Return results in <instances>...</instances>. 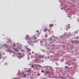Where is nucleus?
Listing matches in <instances>:
<instances>
[{"label": "nucleus", "instance_id": "nucleus-1", "mask_svg": "<svg viewBox=\"0 0 79 79\" xmlns=\"http://www.w3.org/2000/svg\"><path fill=\"white\" fill-rule=\"evenodd\" d=\"M26 39H27V40H30L31 39V38L28 35H27L26 36Z\"/></svg>", "mask_w": 79, "mask_h": 79}, {"label": "nucleus", "instance_id": "nucleus-2", "mask_svg": "<svg viewBox=\"0 0 79 79\" xmlns=\"http://www.w3.org/2000/svg\"><path fill=\"white\" fill-rule=\"evenodd\" d=\"M66 27H67V29H69V28H70L69 27V25H67L66 26Z\"/></svg>", "mask_w": 79, "mask_h": 79}, {"label": "nucleus", "instance_id": "nucleus-3", "mask_svg": "<svg viewBox=\"0 0 79 79\" xmlns=\"http://www.w3.org/2000/svg\"><path fill=\"white\" fill-rule=\"evenodd\" d=\"M44 32H47V31H48V29L47 28H45L44 29Z\"/></svg>", "mask_w": 79, "mask_h": 79}, {"label": "nucleus", "instance_id": "nucleus-4", "mask_svg": "<svg viewBox=\"0 0 79 79\" xmlns=\"http://www.w3.org/2000/svg\"><path fill=\"white\" fill-rule=\"evenodd\" d=\"M28 43L29 44H31V43H32V41H28Z\"/></svg>", "mask_w": 79, "mask_h": 79}, {"label": "nucleus", "instance_id": "nucleus-5", "mask_svg": "<svg viewBox=\"0 0 79 79\" xmlns=\"http://www.w3.org/2000/svg\"><path fill=\"white\" fill-rule=\"evenodd\" d=\"M27 49L28 50V52H30V51H31V49L27 48Z\"/></svg>", "mask_w": 79, "mask_h": 79}, {"label": "nucleus", "instance_id": "nucleus-6", "mask_svg": "<svg viewBox=\"0 0 79 79\" xmlns=\"http://www.w3.org/2000/svg\"><path fill=\"white\" fill-rule=\"evenodd\" d=\"M15 50L16 52H19V51H18V49H17V48H15Z\"/></svg>", "mask_w": 79, "mask_h": 79}, {"label": "nucleus", "instance_id": "nucleus-7", "mask_svg": "<svg viewBox=\"0 0 79 79\" xmlns=\"http://www.w3.org/2000/svg\"><path fill=\"white\" fill-rule=\"evenodd\" d=\"M34 39H37V37H34V38H33Z\"/></svg>", "mask_w": 79, "mask_h": 79}, {"label": "nucleus", "instance_id": "nucleus-8", "mask_svg": "<svg viewBox=\"0 0 79 79\" xmlns=\"http://www.w3.org/2000/svg\"><path fill=\"white\" fill-rule=\"evenodd\" d=\"M47 36H48V35H47V34H46L45 35V37H47Z\"/></svg>", "mask_w": 79, "mask_h": 79}, {"label": "nucleus", "instance_id": "nucleus-9", "mask_svg": "<svg viewBox=\"0 0 79 79\" xmlns=\"http://www.w3.org/2000/svg\"><path fill=\"white\" fill-rule=\"evenodd\" d=\"M44 70H42L41 71V73H44Z\"/></svg>", "mask_w": 79, "mask_h": 79}, {"label": "nucleus", "instance_id": "nucleus-10", "mask_svg": "<svg viewBox=\"0 0 79 79\" xmlns=\"http://www.w3.org/2000/svg\"><path fill=\"white\" fill-rule=\"evenodd\" d=\"M8 41H9V42H10V43H11V41L10 40H9Z\"/></svg>", "mask_w": 79, "mask_h": 79}, {"label": "nucleus", "instance_id": "nucleus-11", "mask_svg": "<svg viewBox=\"0 0 79 79\" xmlns=\"http://www.w3.org/2000/svg\"><path fill=\"white\" fill-rule=\"evenodd\" d=\"M49 73V71H48V72H46V73Z\"/></svg>", "mask_w": 79, "mask_h": 79}, {"label": "nucleus", "instance_id": "nucleus-12", "mask_svg": "<svg viewBox=\"0 0 79 79\" xmlns=\"http://www.w3.org/2000/svg\"><path fill=\"white\" fill-rule=\"evenodd\" d=\"M13 45H14V47H15V44H14Z\"/></svg>", "mask_w": 79, "mask_h": 79}, {"label": "nucleus", "instance_id": "nucleus-13", "mask_svg": "<svg viewBox=\"0 0 79 79\" xmlns=\"http://www.w3.org/2000/svg\"><path fill=\"white\" fill-rule=\"evenodd\" d=\"M36 32H39V31L37 30Z\"/></svg>", "mask_w": 79, "mask_h": 79}, {"label": "nucleus", "instance_id": "nucleus-14", "mask_svg": "<svg viewBox=\"0 0 79 79\" xmlns=\"http://www.w3.org/2000/svg\"><path fill=\"white\" fill-rule=\"evenodd\" d=\"M32 68H34V65H32Z\"/></svg>", "mask_w": 79, "mask_h": 79}, {"label": "nucleus", "instance_id": "nucleus-15", "mask_svg": "<svg viewBox=\"0 0 79 79\" xmlns=\"http://www.w3.org/2000/svg\"><path fill=\"white\" fill-rule=\"evenodd\" d=\"M68 10H70V8H69L67 9Z\"/></svg>", "mask_w": 79, "mask_h": 79}, {"label": "nucleus", "instance_id": "nucleus-16", "mask_svg": "<svg viewBox=\"0 0 79 79\" xmlns=\"http://www.w3.org/2000/svg\"><path fill=\"white\" fill-rule=\"evenodd\" d=\"M66 68H68V66H66Z\"/></svg>", "mask_w": 79, "mask_h": 79}, {"label": "nucleus", "instance_id": "nucleus-17", "mask_svg": "<svg viewBox=\"0 0 79 79\" xmlns=\"http://www.w3.org/2000/svg\"><path fill=\"white\" fill-rule=\"evenodd\" d=\"M52 26H53V24L52 25Z\"/></svg>", "mask_w": 79, "mask_h": 79}, {"label": "nucleus", "instance_id": "nucleus-18", "mask_svg": "<svg viewBox=\"0 0 79 79\" xmlns=\"http://www.w3.org/2000/svg\"><path fill=\"white\" fill-rule=\"evenodd\" d=\"M41 43H42V41H40Z\"/></svg>", "mask_w": 79, "mask_h": 79}, {"label": "nucleus", "instance_id": "nucleus-19", "mask_svg": "<svg viewBox=\"0 0 79 79\" xmlns=\"http://www.w3.org/2000/svg\"><path fill=\"white\" fill-rule=\"evenodd\" d=\"M24 77H26V75H24Z\"/></svg>", "mask_w": 79, "mask_h": 79}, {"label": "nucleus", "instance_id": "nucleus-20", "mask_svg": "<svg viewBox=\"0 0 79 79\" xmlns=\"http://www.w3.org/2000/svg\"><path fill=\"white\" fill-rule=\"evenodd\" d=\"M11 52H12V51H11Z\"/></svg>", "mask_w": 79, "mask_h": 79}, {"label": "nucleus", "instance_id": "nucleus-21", "mask_svg": "<svg viewBox=\"0 0 79 79\" xmlns=\"http://www.w3.org/2000/svg\"><path fill=\"white\" fill-rule=\"evenodd\" d=\"M42 61H43V60H42Z\"/></svg>", "mask_w": 79, "mask_h": 79}]
</instances>
